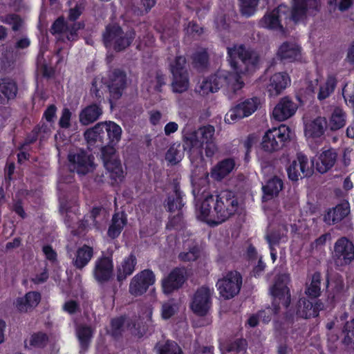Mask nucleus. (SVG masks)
<instances>
[{
	"label": "nucleus",
	"instance_id": "obj_62",
	"mask_svg": "<svg viewBox=\"0 0 354 354\" xmlns=\"http://www.w3.org/2000/svg\"><path fill=\"white\" fill-rule=\"evenodd\" d=\"M71 112L68 108L62 110V116L59 121V125L64 129H68L71 127Z\"/></svg>",
	"mask_w": 354,
	"mask_h": 354
},
{
	"label": "nucleus",
	"instance_id": "obj_58",
	"mask_svg": "<svg viewBox=\"0 0 354 354\" xmlns=\"http://www.w3.org/2000/svg\"><path fill=\"white\" fill-rule=\"evenodd\" d=\"M124 319L123 317H118L112 319L111 321V333L115 337L121 335L123 331Z\"/></svg>",
	"mask_w": 354,
	"mask_h": 354
},
{
	"label": "nucleus",
	"instance_id": "obj_31",
	"mask_svg": "<svg viewBox=\"0 0 354 354\" xmlns=\"http://www.w3.org/2000/svg\"><path fill=\"white\" fill-rule=\"evenodd\" d=\"M137 264V259L136 256L131 254L125 258L121 264L117 268V280L122 282L125 280L127 277L132 274Z\"/></svg>",
	"mask_w": 354,
	"mask_h": 354
},
{
	"label": "nucleus",
	"instance_id": "obj_38",
	"mask_svg": "<svg viewBox=\"0 0 354 354\" xmlns=\"http://www.w3.org/2000/svg\"><path fill=\"white\" fill-rule=\"evenodd\" d=\"M1 21L10 26L12 30L14 32L22 30L25 26L24 19L15 13H10L1 17Z\"/></svg>",
	"mask_w": 354,
	"mask_h": 354
},
{
	"label": "nucleus",
	"instance_id": "obj_16",
	"mask_svg": "<svg viewBox=\"0 0 354 354\" xmlns=\"http://www.w3.org/2000/svg\"><path fill=\"white\" fill-rule=\"evenodd\" d=\"M287 172L290 180L297 181L299 178L310 176L313 170L307 157L298 153L297 160L291 162L287 169Z\"/></svg>",
	"mask_w": 354,
	"mask_h": 354
},
{
	"label": "nucleus",
	"instance_id": "obj_42",
	"mask_svg": "<svg viewBox=\"0 0 354 354\" xmlns=\"http://www.w3.org/2000/svg\"><path fill=\"white\" fill-rule=\"evenodd\" d=\"M192 59L194 67L198 71H203L209 66V55L204 49L196 51L193 55Z\"/></svg>",
	"mask_w": 354,
	"mask_h": 354
},
{
	"label": "nucleus",
	"instance_id": "obj_5",
	"mask_svg": "<svg viewBox=\"0 0 354 354\" xmlns=\"http://www.w3.org/2000/svg\"><path fill=\"white\" fill-rule=\"evenodd\" d=\"M186 64L185 57L178 56L170 64L172 74L171 85L174 93H182L189 88V75Z\"/></svg>",
	"mask_w": 354,
	"mask_h": 354
},
{
	"label": "nucleus",
	"instance_id": "obj_14",
	"mask_svg": "<svg viewBox=\"0 0 354 354\" xmlns=\"http://www.w3.org/2000/svg\"><path fill=\"white\" fill-rule=\"evenodd\" d=\"M155 282V274L149 270H144L136 274L131 280L129 291L135 297L145 293Z\"/></svg>",
	"mask_w": 354,
	"mask_h": 354
},
{
	"label": "nucleus",
	"instance_id": "obj_53",
	"mask_svg": "<svg viewBox=\"0 0 354 354\" xmlns=\"http://www.w3.org/2000/svg\"><path fill=\"white\" fill-rule=\"evenodd\" d=\"M247 347V342L243 339H236L233 342L227 343L225 346V349L227 352L240 353L245 351Z\"/></svg>",
	"mask_w": 354,
	"mask_h": 354
},
{
	"label": "nucleus",
	"instance_id": "obj_59",
	"mask_svg": "<svg viewBox=\"0 0 354 354\" xmlns=\"http://www.w3.org/2000/svg\"><path fill=\"white\" fill-rule=\"evenodd\" d=\"M283 238V234L279 231H273L269 234H267L266 239L269 243L270 249L271 251H274V247L278 245Z\"/></svg>",
	"mask_w": 354,
	"mask_h": 354
},
{
	"label": "nucleus",
	"instance_id": "obj_6",
	"mask_svg": "<svg viewBox=\"0 0 354 354\" xmlns=\"http://www.w3.org/2000/svg\"><path fill=\"white\" fill-rule=\"evenodd\" d=\"M69 169L80 176H85L94 171L95 164L94 156L84 150L70 153L68 156Z\"/></svg>",
	"mask_w": 354,
	"mask_h": 354
},
{
	"label": "nucleus",
	"instance_id": "obj_37",
	"mask_svg": "<svg viewBox=\"0 0 354 354\" xmlns=\"http://www.w3.org/2000/svg\"><path fill=\"white\" fill-rule=\"evenodd\" d=\"M297 315L298 317L304 319L316 317V311L313 309V304L306 298H301L297 304Z\"/></svg>",
	"mask_w": 354,
	"mask_h": 354
},
{
	"label": "nucleus",
	"instance_id": "obj_52",
	"mask_svg": "<svg viewBox=\"0 0 354 354\" xmlns=\"http://www.w3.org/2000/svg\"><path fill=\"white\" fill-rule=\"evenodd\" d=\"M167 207L170 212H175L180 211L183 207L184 204L182 201V196L176 195H169L166 201Z\"/></svg>",
	"mask_w": 354,
	"mask_h": 354
},
{
	"label": "nucleus",
	"instance_id": "obj_21",
	"mask_svg": "<svg viewBox=\"0 0 354 354\" xmlns=\"http://www.w3.org/2000/svg\"><path fill=\"white\" fill-rule=\"evenodd\" d=\"M102 129L100 142L102 145H116L121 138L122 129L113 122H100Z\"/></svg>",
	"mask_w": 354,
	"mask_h": 354
},
{
	"label": "nucleus",
	"instance_id": "obj_48",
	"mask_svg": "<svg viewBox=\"0 0 354 354\" xmlns=\"http://www.w3.org/2000/svg\"><path fill=\"white\" fill-rule=\"evenodd\" d=\"M183 156V152L180 150V145H173L167 150L165 154V160L171 165L178 163Z\"/></svg>",
	"mask_w": 354,
	"mask_h": 354
},
{
	"label": "nucleus",
	"instance_id": "obj_18",
	"mask_svg": "<svg viewBox=\"0 0 354 354\" xmlns=\"http://www.w3.org/2000/svg\"><path fill=\"white\" fill-rule=\"evenodd\" d=\"M187 280V271L184 268H175L162 279L163 292L170 294L180 288Z\"/></svg>",
	"mask_w": 354,
	"mask_h": 354
},
{
	"label": "nucleus",
	"instance_id": "obj_61",
	"mask_svg": "<svg viewBox=\"0 0 354 354\" xmlns=\"http://www.w3.org/2000/svg\"><path fill=\"white\" fill-rule=\"evenodd\" d=\"M196 91L202 95H206L209 93H215L209 77L207 79L203 80V82L198 85Z\"/></svg>",
	"mask_w": 354,
	"mask_h": 354
},
{
	"label": "nucleus",
	"instance_id": "obj_17",
	"mask_svg": "<svg viewBox=\"0 0 354 354\" xmlns=\"http://www.w3.org/2000/svg\"><path fill=\"white\" fill-rule=\"evenodd\" d=\"M113 263L111 257L102 255L95 261L94 279L100 283L108 282L113 277Z\"/></svg>",
	"mask_w": 354,
	"mask_h": 354
},
{
	"label": "nucleus",
	"instance_id": "obj_46",
	"mask_svg": "<svg viewBox=\"0 0 354 354\" xmlns=\"http://www.w3.org/2000/svg\"><path fill=\"white\" fill-rule=\"evenodd\" d=\"M229 77L228 72L225 71H218L209 77L215 92H217L221 87L228 83Z\"/></svg>",
	"mask_w": 354,
	"mask_h": 354
},
{
	"label": "nucleus",
	"instance_id": "obj_24",
	"mask_svg": "<svg viewBox=\"0 0 354 354\" xmlns=\"http://www.w3.org/2000/svg\"><path fill=\"white\" fill-rule=\"evenodd\" d=\"M41 295L37 292H28L24 297H17L14 305L20 313H27L32 310L39 303Z\"/></svg>",
	"mask_w": 354,
	"mask_h": 354
},
{
	"label": "nucleus",
	"instance_id": "obj_63",
	"mask_svg": "<svg viewBox=\"0 0 354 354\" xmlns=\"http://www.w3.org/2000/svg\"><path fill=\"white\" fill-rule=\"evenodd\" d=\"M91 95L95 97V102L97 104H100L102 101L104 100L103 93L97 87V84L95 80H93L92 82V86L91 88Z\"/></svg>",
	"mask_w": 354,
	"mask_h": 354
},
{
	"label": "nucleus",
	"instance_id": "obj_11",
	"mask_svg": "<svg viewBox=\"0 0 354 354\" xmlns=\"http://www.w3.org/2000/svg\"><path fill=\"white\" fill-rule=\"evenodd\" d=\"M288 9L285 6H279L270 12H267L259 21L260 26L285 34L286 30L281 24L282 20L288 19Z\"/></svg>",
	"mask_w": 354,
	"mask_h": 354
},
{
	"label": "nucleus",
	"instance_id": "obj_10",
	"mask_svg": "<svg viewBox=\"0 0 354 354\" xmlns=\"http://www.w3.org/2000/svg\"><path fill=\"white\" fill-rule=\"evenodd\" d=\"M242 286V277L236 271L229 272L223 278L218 279L216 287L221 297L229 299L236 295Z\"/></svg>",
	"mask_w": 354,
	"mask_h": 354
},
{
	"label": "nucleus",
	"instance_id": "obj_50",
	"mask_svg": "<svg viewBox=\"0 0 354 354\" xmlns=\"http://www.w3.org/2000/svg\"><path fill=\"white\" fill-rule=\"evenodd\" d=\"M102 129L100 128V122L97 123L91 129L86 130L84 132V138L89 145H93L96 142H100V136L101 135Z\"/></svg>",
	"mask_w": 354,
	"mask_h": 354
},
{
	"label": "nucleus",
	"instance_id": "obj_54",
	"mask_svg": "<svg viewBox=\"0 0 354 354\" xmlns=\"http://www.w3.org/2000/svg\"><path fill=\"white\" fill-rule=\"evenodd\" d=\"M327 3L333 10L338 9L344 12L352 6L353 0H327Z\"/></svg>",
	"mask_w": 354,
	"mask_h": 354
},
{
	"label": "nucleus",
	"instance_id": "obj_26",
	"mask_svg": "<svg viewBox=\"0 0 354 354\" xmlns=\"http://www.w3.org/2000/svg\"><path fill=\"white\" fill-rule=\"evenodd\" d=\"M277 57L284 62H292L300 57V48L293 42H283L278 49Z\"/></svg>",
	"mask_w": 354,
	"mask_h": 354
},
{
	"label": "nucleus",
	"instance_id": "obj_29",
	"mask_svg": "<svg viewBox=\"0 0 354 354\" xmlns=\"http://www.w3.org/2000/svg\"><path fill=\"white\" fill-rule=\"evenodd\" d=\"M337 154L334 149H330L323 151L316 162V169L321 173L324 174L330 169L335 165Z\"/></svg>",
	"mask_w": 354,
	"mask_h": 354
},
{
	"label": "nucleus",
	"instance_id": "obj_36",
	"mask_svg": "<svg viewBox=\"0 0 354 354\" xmlns=\"http://www.w3.org/2000/svg\"><path fill=\"white\" fill-rule=\"evenodd\" d=\"M127 219L123 213H115L112 218L107 234L111 239H115L121 233L124 227L127 225Z\"/></svg>",
	"mask_w": 354,
	"mask_h": 354
},
{
	"label": "nucleus",
	"instance_id": "obj_19",
	"mask_svg": "<svg viewBox=\"0 0 354 354\" xmlns=\"http://www.w3.org/2000/svg\"><path fill=\"white\" fill-rule=\"evenodd\" d=\"M84 28V23L83 21L71 23L67 21H65L63 17H59L53 24L50 32L53 35L56 33H65L68 40L74 41L77 37V32Z\"/></svg>",
	"mask_w": 354,
	"mask_h": 354
},
{
	"label": "nucleus",
	"instance_id": "obj_12",
	"mask_svg": "<svg viewBox=\"0 0 354 354\" xmlns=\"http://www.w3.org/2000/svg\"><path fill=\"white\" fill-rule=\"evenodd\" d=\"M333 259L338 266L348 265L354 259V245L346 237H341L335 243Z\"/></svg>",
	"mask_w": 354,
	"mask_h": 354
},
{
	"label": "nucleus",
	"instance_id": "obj_43",
	"mask_svg": "<svg viewBox=\"0 0 354 354\" xmlns=\"http://www.w3.org/2000/svg\"><path fill=\"white\" fill-rule=\"evenodd\" d=\"M155 348L159 354H183L180 346L174 341L158 342Z\"/></svg>",
	"mask_w": 354,
	"mask_h": 354
},
{
	"label": "nucleus",
	"instance_id": "obj_13",
	"mask_svg": "<svg viewBox=\"0 0 354 354\" xmlns=\"http://www.w3.org/2000/svg\"><path fill=\"white\" fill-rule=\"evenodd\" d=\"M319 8L317 0H294L289 19L297 23L307 16L315 15Z\"/></svg>",
	"mask_w": 354,
	"mask_h": 354
},
{
	"label": "nucleus",
	"instance_id": "obj_39",
	"mask_svg": "<svg viewBox=\"0 0 354 354\" xmlns=\"http://www.w3.org/2000/svg\"><path fill=\"white\" fill-rule=\"evenodd\" d=\"M77 335L80 343L81 353H84L89 346L93 331L89 326L81 325L77 328Z\"/></svg>",
	"mask_w": 354,
	"mask_h": 354
},
{
	"label": "nucleus",
	"instance_id": "obj_8",
	"mask_svg": "<svg viewBox=\"0 0 354 354\" xmlns=\"http://www.w3.org/2000/svg\"><path fill=\"white\" fill-rule=\"evenodd\" d=\"M109 88L110 99L112 100L120 99L127 86V77L124 71L120 68L111 69L109 71L108 79L105 83Z\"/></svg>",
	"mask_w": 354,
	"mask_h": 354
},
{
	"label": "nucleus",
	"instance_id": "obj_22",
	"mask_svg": "<svg viewBox=\"0 0 354 354\" xmlns=\"http://www.w3.org/2000/svg\"><path fill=\"white\" fill-rule=\"evenodd\" d=\"M297 104L289 97L281 98L272 111L274 118L278 121H284L292 117L297 110Z\"/></svg>",
	"mask_w": 354,
	"mask_h": 354
},
{
	"label": "nucleus",
	"instance_id": "obj_33",
	"mask_svg": "<svg viewBox=\"0 0 354 354\" xmlns=\"http://www.w3.org/2000/svg\"><path fill=\"white\" fill-rule=\"evenodd\" d=\"M93 256V248L84 245L76 251L75 257L73 261L74 266L77 269L82 270L88 263Z\"/></svg>",
	"mask_w": 354,
	"mask_h": 354
},
{
	"label": "nucleus",
	"instance_id": "obj_15",
	"mask_svg": "<svg viewBox=\"0 0 354 354\" xmlns=\"http://www.w3.org/2000/svg\"><path fill=\"white\" fill-rule=\"evenodd\" d=\"M259 104V101L257 97L245 100L226 113L225 122L230 124L236 120L250 115L257 109Z\"/></svg>",
	"mask_w": 354,
	"mask_h": 354
},
{
	"label": "nucleus",
	"instance_id": "obj_45",
	"mask_svg": "<svg viewBox=\"0 0 354 354\" xmlns=\"http://www.w3.org/2000/svg\"><path fill=\"white\" fill-rule=\"evenodd\" d=\"M337 84L335 77H328L326 82L321 85L318 93V99L320 100L327 98L334 91Z\"/></svg>",
	"mask_w": 354,
	"mask_h": 354
},
{
	"label": "nucleus",
	"instance_id": "obj_44",
	"mask_svg": "<svg viewBox=\"0 0 354 354\" xmlns=\"http://www.w3.org/2000/svg\"><path fill=\"white\" fill-rule=\"evenodd\" d=\"M104 165L106 170L111 173V177L116 179L122 176L123 171L121 164L117 158L104 160Z\"/></svg>",
	"mask_w": 354,
	"mask_h": 354
},
{
	"label": "nucleus",
	"instance_id": "obj_51",
	"mask_svg": "<svg viewBox=\"0 0 354 354\" xmlns=\"http://www.w3.org/2000/svg\"><path fill=\"white\" fill-rule=\"evenodd\" d=\"M48 342L47 335L42 332L34 333L30 337L29 343L30 346L42 348L44 347Z\"/></svg>",
	"mask_w": 354,
	"mask_h": 354
},
{
	"label": "nucleus",
	"instance_id": "obj_1",
	"mask_svg": "<svg viewBox=\"0 0 354 354\" xmlns=\"http://www.w3.org/2000/svg\"><path fill=\"white\" fill-rule=\"evenodd\" d=\"M239 202L232 192L224 190L221 192L216 198L207 195L202 201L198 209L201 219L205 220L210 225H218L225 222L238 210Z\"/></svg>",
	"mask_w": 354,
	"mask_h": 354
},
{
	"label": "nucleus",
	"instance_id": "obj_57",
	"mask_svg": "<svg viewBox=\"0 0 354 354\" xmlns=\"http://www.w3.org/2000/svg\"><path fill=\"white\" fill-rule=\"evenodd\" d=\"M176 311V306L174 301H168L162 305V317L168 319L171 317Z\"/></svg>",
	"mask_w": 354,
	"mask_h": 354
},
{
	"label": "nucleus",
	"instance_id": "obj_49",
	"mask_svg": "<svg viewBox=\"0 0 354 354\" xmlns=\"http://www.w3.org/2000/svg\"><path fill=\"white\" fill-rule=\"evenodd\" d=\"M240 12L243 16L249 17L256 11L259 0H239Z\"/></svg>",
	"mask_w": 354,
	"mask_h": 354
},
{
	"label": "nucleus",
	"instance_id": "obj_40",
	"mask_svg": "<svg viewBox=\"0 0 354 354\" xmlns=\"http://www.w3.org/2000/svg\"><path fill=\"white\" fill-rule=\"evenodd\" d=\"M321 274L319 272H315L311 279L310 283L307 284L305 293L310 298H317L321 294Z\"/></svg>",
	"mask_w": 354,
	"mask_h": 354
},
{
	"label": "nucleus",
	"instance_id": "obj_28",
	"mask_svg": "<svg viewBox=\"0 0 354 354\" xmlns=\"http://www.w3.org/2000/svg\"><path fill=\"white\" fill-rule=\"evenodd\" d=\"M102 113L101 105L93 103L81 111L80 122L83 125H88L97 120Z\"/></svg>",
	"mask_w": 354,
	"mask_h": 354
},
{
	"label": "nucleus",
	"instance_id": "obj_4",
	"mask_svg": "<svg viewBox=\"0 0 354 354\" xmlns=\"http://www.w3.org/2000/svg\"><path fill=\"white\" fill-rule=\"evenodd\" d=\"M215 128L207 124L199 127L196 131H184L183 136V148L184 151L191 153L192 149H201L205 143L214 140Z\"/></svg>",
	"mask_w": 354,
	"mask_h": 354
},
{
	"label": "nucleus",
	"instance_id": "obj_2",
	"mask_svg": "<svg viewBox=\"0 0 354 354\" xmlns=\"http://www.w3.org/2000/svg\"><path fill=\"white\" fill-rule=\"evenodd\" d=\"M227 49L230 64L236 74V76L230 75V78H233L235 81L231 86V89L235 93L244 84L237 76L253 72L259 64V56L256 51L246 48L243 44H235L232 47H227Z\"/></svg>",
	"mask_w": 354,
	"mask_h": 354
},
{
	"label": "nucleus",
	"instance_id": "obj_27",
	"mask_svg": "<svg viewBox=\"0 0 354 354\" xmlns=\"http://www.w3.org/2000/svg\"><path fill=\"white\" fill-rule=\"evenodd\" d=\"M289 82L286 73H278L273 75L267 85V91L270 96H276L285 89Z\"/></svg>",
	"mask_w": 354,
	"mask_h": 354
},
{
	"label": "nucleus",
	"instance_id": "obj_56",
	"mask_svg": "<svg viewBox=\"0 0 354 354\" xmlns=\"http://www.w3.org/2000/svg\"><path fill=\"white\" fill-rule=\"evenodd\" d=\"M84 10V6L82 3H77L74 8L68 11L67 21L76 23L75 21L80 17Z\"/></svg>",
	"mask_w": 354,
	"mask_h": 354
},
{
	"label": "nucleus",
	"instance_id": "obj_55",
	"mask_svg": "<svg viewBox=\"0 0 354 354\" xmlns=\"http://www.w3.org/2000/svg\"><path fill=\"white\" fill-rule=\"evenodd\" d=\"M343 332L346 333L343 339L344 344L347 346L354 344V319L351 322L346 323Z\"/></svg>",
	"mask_w": 354,
	"mask_h": 354
},
{
	"label": "nucleus",
	"instance_id": "obj_7",
	"mask_svg": "<svg viewBox=\"0 0 354 354\" xmlns=\"http://www.w3.org/2000/svg\"><path fill=\"white\" fill-rule=\"evenodd\" d=\"M290 132L289 127L286 125L269 129L263 137V149L269 152L281 149L290 139Z\"/></svg>",
	"mask_w": 354,
	"mask_h": 354
},
{
	"label": "nucleus",
	"instance_id": "obj_47",
	"mask_svg": "<svg viewBox=\"0 0 354 354\" xmlns=\"http://www.w3.org/2000/svg\"><path fill=\"white\" fill-rule=\"evenodd\" d=\"M201 255V250L197 245L189 246L187 251H184L178 254V259L183 262L196 261Z\"/></svg>",
	"mask_w": 354,
	"mask_h": 354
},
{
	"label": "nucleus",
	"instance_id": "obj_30",
	"mask_svg": "<svg viewBox=\"0 0 354 354\" xmlns=\"http://www.w3.org/2000/svg\"><path fill=\"white\" fill-rule=\"evenodd\" d=\"M349 213V204L343 203L330 209L324 216V221L329 225H334L344 219Z\"/></svg>",
	"mask_w": 354,
	"mask_h": 354
},
{
	"label": "nucleus",
	"instance_id": "obj_64",
	"mask_svg": "<svg viewBox=\"0 0 354 354\" xmlns=\"http://www.w3.org/2000/svg\"><path fill=\"white\" fill-rule=\"evenodd\" d=\"M30 44V39L26 37L17 39L14 44V48L17 50L27 48Z\"/></svg>",
	"mask_w": 354,
	"mask_h": 354
},
{
	"label": "nucleus",
	"instance_id": "obj_25",
	"mask_svg": "<svg viewBox=\"0 0 354 354\" xmlns=\"http://www.w3.org/2000/svg\"><path fill=\"white\" fill-rule=\"evenodd\" d=\"M17 91L18 86L14 80L10 77L0 79V104H5L10 100L15 99Z\"/></svg>",
	"mask_w": 354,
	"mask_h": 354
},
{
	"label": "nucleus",
	"instance_id": "obj_34",
	"mask_svg": "<svg viewBox=\"0 0 354 354\" xmlns=\"http://www.w3.org/2000/svg\"><path fill=\"white\" fill-rule=\"evenodd\" d=\"M234 160L232 158L225 159L218 162L212 170L211 176L216 180H221L234 169Z\"/></svg>",
	"mask_w": 354,
	"mask_h": 354
},
{
	"label": "nucleus",
	"instance_id": "obj_35",
	"mask_svg": "<svg viewBox=\"0 0 354 354\" xmlns=\"http://www.w3.org/2000/svg\"><path fill=\"white\" fill-rule=\"evenodd\" d=\"M327 122L325 118L317 117L314 120L306 124V136L312 138H319L324 133Z\"/></svg>",
	"mask_w": 354,
	"mask_h": 354
},
{
	"label": "nucleus",
	"instance_id": "obj_20",
	"mask_svg": "<svg viewBox=\"0 0 354 354\" xmlns=\"http://www.w3.org/2000/svg\"><path fill=\"white\" fill-rule=\"evenodd\" d=\"M289 281V276L286 274L279 275L274 284L270 288L271 295L275 298H279L281 304L288 308L290 303V295L287 283Z\"/></svg>",
	"mask_w": 354,
	"mask_h": 354
},
{
	"label": "nucleus",
	"instance_id": "obj_32",
	"mask_svg": "<svg viewBox=\"0 0 354 354\" xmlns=\"http://www.w3.org/2000/svg\"><path fill=\"white\" fill-rule=\"evenodd\" d=\"M283 185L282 180L277 177H274L268 180L262 187L263 192V201H267L277 197L280 191L282 190Z\"/></svg>",
	"mask_w": 354,
	"mask_h": 354
},
{
	"label": "nucleus",
	"instance_id": "obj_3",
	"mask_svg": "<svg viewBox=\"0 0 354 354\" xmlns=\"http://www.w3.org/2000/svg\"><path fill=\"white\" fill-rule=\"evenodd\" d=\"M136 35V31L133 29L124 32L118 24H109L103 33V39L106 48H111L116 52H121L130 46Z\"/></svg>",
	"mask_w": 354,
	"mask_h": 354
},
{
	"label": "nucleus",
	"instance_id": "obj_60",
	"mask_svg": "<svg viewBox=\"0 0 354 354\" xmlns=\"http://www.w3.org/2000/svg\"><path fill=\"white\" fill-rule=\"evenodd\" d=\"M115 145H102L101 144V151H102V158L104 160H106L109 159H112L116 158L115 156Z\"/></svg>",
	"mask_w": 354,
	"mask_h": 354
},
{
	"label": "nucleus",
	"instance_id": "obj_9",
	"mask_svg": "<svg viewBox=\"0 0 354 354\" xmlns=\"http://www.w3.org/2000/svg\"><path fill=\"white\" fill-rule=\"evenodd\" d=\"M213 290L207 286L198 288L193 294L189 307L198 316H205L212 306Z\"/></svg>",
	"mask_w": 354,
	"mask_h": 354
},
{
	"label": "nucleus",
	"instance_id": "obj_41",
	"mask_svg": "<svg viewBox=\"0 0 354 354\" xmlns=\"http://www.w3.org/2000/svg\"><path fill=\"white\" fill-rule=\"evenodd\" d=\"M346 124V114L343 110L336 107L331 115L330 120V128L332 131H336L342 128Z\"/></svg>",
	"mask_w": 354,
	"mask_h": 354
},
{
	"label": "nucleus",
	"instance_id": "obj_23",
	"mask_svg": "<svg viewBox=\"0 0 354 354\" xmlns=\"http://www.w3.org/2000/svg\"><path fill=\"white\" fill-rule=\"evenodd\" d=\"M326 286L328 292V298L332 301L344 291V283L343 277L337 272H328L326 278Z\"/></svg>",
	"mask_w": 354,
	"mask_h": 354
}]
</instances>
